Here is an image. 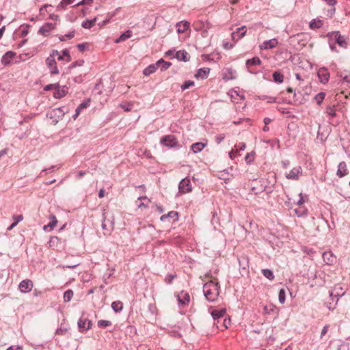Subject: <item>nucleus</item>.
Returning <instances> with one entry per match:
<instances>
[{"instance_id": "nucleus-1", "label": "nucleus", "mask_w": 350, "mask_h": 350, "mask_svg": "<svg viewBox=\"0 0 350 350\" xmlns=\"http://www.w3.org/2000/svg\"><path fill=\"white\" fill-rule=\"evenodd\" d=\"M204 295L209 301H214L219 295L217 282L213 280L206 282L203 286Z\"/></svg>"}, {"instance_id": "nucleus-2", "label": "nucleus", "mask_w": 350, "mask_h": 350, "mask_svg": "<svg viewBox=\"0 0 350 350\" xmlns=\"http://www.w3.org/2000/svg\"><path fill=\"white\" fill-rule=\"evenodd\" d=\"M327 37L329 40L334 42V44H338L340 47L347 48V42L344 36H341L339 31H332L329 32L327 34Z\"/></svg>"}, {"instance_id": "nucleus-3", "label": "nucleus", "mask_w": 350, "mask_h": 350, "mask_svg": "<svg viewBox=\"0 0 350 350\" xmlns=\"http://www.w3.org/2000/svg\"><path fill=\"white\" fill-rule=\"evenodd\" d=\"M161 144L165 146L168 148H180V145L178 144V142L176 137L174 135H168L163 137L161 139Z\"/></svg>"}, {"instance_id": "nucleus-4", "label": "nucleus", "mask_w": 350, "mask_h": 350, "mask_svg": "<svg viewBox=\"0 0 350 350\" xmlns=\"http://www.w3.org/2000/svg\"><path fill=\"white\" fill-rule=\"evenodd\" d=\"M345 294V290L340 284L336 285L329 291V297H330V298L332 299V301H334V299H336V302H338V299L340 297H342Z\"/></svg>"}, {"instance_id": "nucleus-5", "label": "nucleus", "mask_w": 350, "mask_h": 350, "mask_svg": "<svg viewBox=\"0 0 350 350\" xmlns=\"http://www.w3.org/2000/svg\"><path fill=\"white\" fill-rule=\"evenodd\" d=\"M302 168L299 165L293 167L288 173H286L285 177L289 180H297L302 175Z\"/></svg>"}, {"instance_id": "nucleus-6", "label": "nucleus", "mask_w": 350, "mask_h": 350, "mask_svg": "<svg viewBox=\"0 0 350 350\" xmlns=\"http://www.w3.org/2000/svg\"><path fill=\"white\" fill-rule=\"evenodd\" d=\"M179 192L183 193H186L191 191L192 187L191 184L190 179L188 178H185L181 180L178 185Z\"/></svg>"}, {"instance_id": "nucleus-7", "label": "nucleus", "mask_w": 350, "mask_h": 350, "mask_svg": "<svg viewBox=\"0 0 350 350\" xmlns=\"http://www.w3.org/2000/svg\"><path fill=\"white\" fill-rule=\"evenodd\" d=\"M177 299L179 307H185L189 304L190 297L187 292L182 291L178 294Z\"/></svg>"}, {"instance_id": "nucleus-8", "label": "nucleus", "mask_w": 350, "mask_h": 350, "mask_svg": "<svg viewBox=\"0 0 350 350\" xmlns=\"http://www.w3.org/2000/svg\"><path fill=\"white\" fill-rule=\"evenodd\" d=\"M33 284L31 280L26 279L21 281L18 285L19 290L21 293H29L33 288Z\"/></svg>"}, {"instance_id": "nucleus-9", "label": "nucleus", "mask_w": 350, "mask_h": 350, "mask_svg": "<svg viewBox=\"0 0 350 350\" xmlns=\"http://www.w3.org/2000/svg\"><path fill=\"white\" fill-rule=\"evenodd\" d=\"M46 64L50 69V72L52 75H57L59 73V70L56 66L57 63L53 55H51L46 58Z\"/></svg>"}, {"instance_id": "nucleus-10", "label": "nucleus", "mask_w": 350, "mask_h": 350, "mask_svg": "<svg viewBox=\"0 0 350 350\" xmlns=\"http://www.w3.org/2000/svg\"><path fill=\"white\" fill-rule=\"evenodd\" d=\"M318 77L321 83L325 84L329 81V73L327 68L325 67L321 68L317 71Z\"/></svg>"}, {"instance_id": "nucleus-11", "label": "nucleus", "mask_w": 350, "mask_h": 350, "mask_svg": "<svg viewBox=\"0 0 350 350\" xmlns=\"http://www.w3.org/2000/svg\"><path fill=\"white\" fill-rule=\"evenodd\" d=\"M322 257L327 265H332L336 262V256L331 251L323 252Z\"/></svg>"}, {"instance_id": "nucleus-12", "label": "nucleus", "mask_w": 350, "mask_h": 350, "mask_svg": "<svg viewBox=\"0 0 350 350\" xmlns=\"http://www.w3.org/2000/svg\"><path fill=\"white\" fill-rule=\"evenodd\" d=\"M278 42L276 38H273L271 40H265L264 41L260 46L259 48L261 50H267V49H271L278 45Z\"/></svg>"}, {"instance_id": "nucleus-13", "label": "nucleus", "mask_w": 350, "mask_h": 350, "mask_svg": "<svg viewBox=\"0 0 350 350\" xmlns=\"http://www.w3.org/2000/svg\"><path fill=\"white\" fill-rule=\"evenodd\" d=\"M92 322L88 319L80 318L78 321V327L79 332H83L91 328Z\"/></svg>"}, {"instance_id": "nucleus-14", "label": "nucleus", "mask_w": 350, "mask_h": 350, "mask_svg": "<svg viewBox=\"0 0 350 350\" xmlns=\"http://www.w3.org/2000/svg\"><path fill=\"white\" fill-rule=\"evenodd\" d=\"M161 221H167L168 222L176 221L178 220V213L176 211H170L167 214L163 215L160 217Z\"/></svg>"}, {"instance_id": "nucleus-15", "label": "nucleus", "mask_w": 350, "mask_h": 350, "mask_svg": "<svg viewBox=\"0 0 350 350\" xmlns=\"http://www.w3.org/2000/svg\"><path fill=\"white\" fill-rule=\"evenodd\" d=\"M55 27V23H46L39 29V33L43 36H47Z\"/></svg>"}, {"instance_id": "nucleus-16", "label": "nucleus", "mask_w": 350, "mask_h": 350, "mask_svg": "<svg viewBox=\"0 0 350 350\" xmlns=\"http://www.w3.org/2000/svg\"><path fill=\"white\" fill-rule=\"evenodd\" d=\"M246 33L245 26L239 27L236 31L232 33V38L233 40H239L241 39Z\"/></svg>"}, {"instance_id": "nucleus-17", "label": "nucleus", "mask_w": 350, "mask_h": 350, "mask_svg": "<svg viewBox=\"0 0 350 350\" xmlns=\"http://www.w3.org/2000/svg\"><path fill=\"white\" fill-rule=\"evenodd\" d=\"M347 174L348 170L346 163L345 161L340 162L339 164L338 165L336 175L338 177L342 178L347 175Z\"/></svg>"}, {"instance_id": "nucleus-18", "label": "nucleus", "mask_w": 350, "mask_h": 350, "mask_svg": "<svg viewBox=\"0 0 350 350\" xmlns=\"http://www.w3.org/2000/svg\"><path fill=\"white\" fill-rule=\"evenodd\" d=\"M190 23L188 21H183L176 23V27L178 33H185L189 27Z\"/></svg>"}, {"instance_id": "nucleus-19", "label": "nucleus", "mask_w": 350, "mask_h": 350, "mask_svg": "<svg viewBox=\"0 0 350 350\" xmlns=\"http://www.w3.org/2000/svg\"><path fill=\"white\" fill-rule=\"evenodd\" d=\"M174 58L179 61L187 62L189 60L190 56L189 53L185 50L176 51Z\"/></svg>"}, {"instance_id": "nucleus-20", "label": "nucleus", "mask_w": 350, "mask_h": 350, "mask_svg": "<svg viewBox=\"0 0 350 350\" xmlns=\"http://www.w3.org/2000/svg\"><path fill=\"white\" fill-rule=\"evenodd\" d=\"M210 72V68H202L197 70L195 74V77L197 79H206L208 77V75Z\"/></svg>"}, {"instance_id": "nucleus-21", "label": "nucleus", "mask_w": 350, "mask_h": 350, "mask_svg": "<svg viewBox=\"0 0 350 350\" xmlns=\"http://www.w3.org/2000/svg\"><path fill=\"white\" fill-rule=\"evenodd\" d=\"M50 222L49 224L44 226L43 229L45 231H51L57 223V219L54 215L49 216Z\"/></svg>"}, {"instance_id": "nucleus-22", "label": "nucleus", "mask_w": 350, "mask_h": 350, "mask_svg": "<svg viewBox=\"0 0 350 350\" xmlns=\"http://www.w3.org/2000/svg\"><path fill=\"white\" fill-rule=\"evenodd\" d=\"M67 92H68L67 88L64 86L62 88H60V87L59 86V88H56V90L54 92V97L55 98H61L64 97L66 94Z\"/></svg>"}, {"instance_id": "nucleus-23", "label": "nucleus", "mask_w": 350, "mask_h": 350, "mask_svg": "<svg viewBox=\"0 0 350 350\" xmlns=\"http://www.w3.org/2000/svg\"><path fill=\"white\" fill-rule=\"evenodd\" d=\"M206 144L202 142H196L191 145V149L193 152V153H198L203 150Z\"/></svg>"}, {"instance_id": "nucleus-24", "label": "nucleus", "mask_w": 350, "mask_h": 350, "mask_svg": "<svg viewBox=\"0 0 350 350\" xmlns=\"http://www.w3.org/2000/svg\"><path fill=\"white\" fill-rule=\"evenodd\" d=\"M226 313L225 309L214 310L211 312V316L213 319H219L223 317Z\"/></svg>"}, {"instance_id": "nucleus-25", "label": "nucleus", "mask_w": 350, "mask_h": 350, "mask_svg": "<svg viewBox=\"0 0 350 350\" xmlns=\"http://www.w3.org/2000/svg\"><path fill=\"white\" fill-rule=\"evenodd\" d=\"M106 221V216H105V213H103V221H102V228L103 230H107V232L109 233L113 229V221H110V225L109 226V227L107 226V224L105 223Z\"/></svg>"}, {"instance_id": "nucleus-26", "label": "nucleus", "mask_w": 350, "mask_h": 350, "mask_svg": "<svg viewBox=\"0 0 350 350\" xmlns=\"http://www.w3.org/2000/svg\"><path fill=\"white\" fill-rule=\"evenodd\" d=\"M261 60L258 57H254L252 59H249L246 61V66L250 68L253 66L260 65Z\"/></svg>"}, {"instance_id": "nucleus-27", "label": "nucleus", "mask_w": 350, "mask_h": 350, "mask_svg": "<svg viewBox=\"0 0 350 350\" xmlns=\"http://www.w3.org/2000/svg\"><path fill=\"white\" fill-rule=\"evenodd\" d=\"M338 76L343 82L350 83V73L349 72L344 71L338 72Z\"/></svg>"}, {"instance_id": "nucleus-28", "label": "nucleus", "mask_w": 350, "mask_h": 350, "mask_svg": "<svg viewBox=\"0 0 350 350\" xmlns=\"http://www.w3.org/2000/svg\"><path fill=\"white\" fill-rule=\"evenodd\" d=\"M273 81L277 83H282L284 81V75L279 71L273 73Z\"/></svg>"}, {"instance_id": "nucleus-29", "label": "nucleus", "mask_w": 350, "mask_h": 350, "mask_svg": "<svg viewBox=\"0 0 350 350\" xmlns=\"http://www.w3.org/2000/svg\"><path fill=\"white\" fill-rule=\"evenodd\" d=\"M310 29H319L323 26L322 21L319 19H313L309 24Z\"/></svg>"}, {"instance_id": "nucleus-30", "label": "nucleus", "mask_w": 350, "mask_h": 350, "mask_svg": "<svg viewBox=\"0 0 350 350\" xmlns=\"http://www.w3.org/2000/svg\"><path fill=\"white\" fill-rule=\"evenodd\" d=\"M240 267L243 269H246L249 266L248 259L245 256H240L238 258Z\"/></svg>"}, {"instance_id": "nucleus-31", "label": "nucleus", "mask_w": 350, "mask_h": 350, "mask_svg": "<svg viewBox=\"0 0 350 350\" xmlns=\"http://www.w3.org/2000/svg\"><path fill=\"white\" fill-rule=\"evenodd\" d=\"M131 31H126V32L122 33L118 38H117L115 41L116 43H119L121 42H123L126 40V39L131 38Z\"/></svg>"}, {"instance_id": "nucleus-32", "label": "nucleus", "mask_w": 350, "mask_h": 350, "mask_svg": "<svg viewBox=\"0 0 350 350\" xmlns=\"http://www.w3.org/2000/svg\"><path fill=\"white\" fill-rule=\"evenodd\" d=\"M96 21V18L92 20H86L82 23L81 26L85 29H90L95 25Z\"/></svg>"}, {"instance_id": "nucleus-33", "label": "nucleus", "mask_w": 350, "mask_h": 350, "mask_svg": "<svg viewBox=\"0 0 350 350\" xmlns=\"http://www.w3.org/2000/svg\"><path fill=\"white\" fill-rule=\"evenodd\" d=\"M111 308L115 312H120L123 308V304L120 301H113L111 304Z\"/></svg>"}, {"instance_id": "nucleus-34", "label": "nucleus", "mask_w": 350, "mask_h": 350, "mask_svg": "<svg viewBox=\"0 0 350 350\" xmlns=\"http://www.w3.org/2000/svg\"><path fill=\"white\" fill-rule=\"evenodd\" d=\"M75 0H62L57 6L58 10H64L68 5L75 2Z\"/></svg>"}, {"instance_id": "nucleus-35", "label": "nucleus", "mask_w": 350, "mask_h": 350, "mask_svg": "<svg viewBox=\"0 0 350 350\" xmlns=\"http://www.w3.org/2000/svg\"><path fill=\"white\" fill-rule=\"evenodd\" d=\"M263 275L269 279V280H273L274 279L273 272L269 269H265L262 270Z\"/></svg>"}, {"instance_id": "nucleus-36", "label": "nucleus", "mask_w": 350, "mask_h": 350, "mask_svg": "<svg viewBox=\"0 0 350 350\" xmlns=\"http://www.w3.org/2000/svg\"><path fill=\"white\" fill-rule=\"evenodd\" d=\"M156 64L158 67L161 66L162 69H167L172 65L170 62H165L163 59L158 60Z\"/></svg>"}, {"instance_id": "nucleus-37", "label": "nucleus", "mask_w": 350, "mask_h": 350, "mask_svg": "<svg viewBox=\"0 0 350 350\" xmlns=\"http://www.w3.org/2000/svg\"><path fill=\"white\" fill-rule=\"evenodd\" d=\"M325 96V94L324 92H319L314 96V100L317 102V105H320L323 101Z\"/></svg>"}, {"instance_id": "nucleus-38", "label": "nucleus", "mask_w": 350, "mask_h": 350, "mask_svg": "<svg viewBox=\"0 0 350 350\" xmlns=\"http://www.w3.org/2000/svg\"><path fill=\"white\" fill-rule=\"evenodd\" d=\"M64 56L66 57V62H69L71 60V57L70 56L69 51L68 49H64L62 51V55H59L58 59L62 60L64 59Z\"/></svg>"}, {"instance_id": "nucleus-39", "label": "nucleus", "mask_w": 350, "mask_h": 350, "mask_svg": "<svg viewBox=\"0 0 350 350\" xmlns=\"http://www.w3.org/2000/svg\"><path fill=\"white\" fill-rule=\"evenodd\" d=\"M75 36V31H71L68 33H66L65 35L61 36L59 37V40L61 41H66V40L71 39L74 38Z\"/></svg>"}, {"instance_id": "nucleus-40", "label": "nucleus", "mask_w": 350, "mask_h": 350, "mask_svg": "<svg viewBox=\"0 0 350 350\" xmlns=\"http://www.w3.org/2000/svg\"><path fill=\"white\" fill-rule=\"evenodd\" d=\"M73 296V291L70 289L67 290L64 293V300L65 302H68L71 300L72 297Z\"/></svg>"}, {"instance_id": "nucleus-41", "label": "nucleus", "mask_w": 350, "mask_h": 350, "mask_svg": "<svg viewBox=\"0 0 350 350\" xmlns=\"http://www.w3.org/2000/svg\"><path fill=\"white\" fill-rule=\"evenodd\" d=\"M279 302L283 304L286 300V291L284 288H281L278 294Z\"/></svg>"}, {"instance_id": "nucleus-42", "label": "nucleus", "mask_w": 350, "mask_h": 350, "mask_svg": "<svg viewBox=\"0 0 350 350\" xmlns=\"http://www.w3.org/2000/svg\"><path fill=\"white\" fill-rule=\"evenodd\" d=\"M234 73L235 72L232 69H227L224 74V78L227 79H233L235 78V76L234 75Z\"/></svg>"}, {"instance_id": "nucleus-43", "label": "nucleus", "mask_w": 350, "mask_h": 350, "mask_svg": "<svg viewBox=\"0 0 350 350\" xmlns=\"http://www.w3.org/2000/svg\"><path fill=\"white\" fill-rule=\"evenodd\" d=\"M111 325V322L107 320H100L98 321V326L101 328H105Z\"/></svg>"}, {"instance_id": "nucleus-44", "label": "nucleus", "mask_w": 350, "mask_h": 350, "mask_svg": "<svg viewBox=\"0 0 350 350\" xmlns=\"http://www.w3.org/2000/svg\"><path fill=\"white\" fill-rule=\"evenodd\" d=\"M326 113L330 117L334 118L336 116V110L333 106H328L326 108Z\"/></svg>"}, {"instance_id": "nucleus-45", "label": "nucleus", "mask_w": 350, "mask_h": 350, "mask_svg": "<svg viewBox=\"0 0 350 350\" xmlns=\"http://www.w3.org/2000/svg\"><path fill=\"white\" fill-rule=\"evenodd\" d=\"M193 85H194V82L193 81L188 80V81H185L184 82V83L180 86V88L182 90H185Z\"/></svg>"}, {"instance_id": "nucleus-46", "label": "nucleus", "mask_w": 350, "mask_h": 350, "mask_svg": "<svg viewBox=\"0 0 350 350\" xmlns=\"http://www.w3.org/2000/svg\"><path fill=\"white\" fill-rule=\"evenodd\" d=\"M144 75L146 76H148L150 74L153 73V65H149L144 70Z\"/></svg>"}, {"instance_id": "nucleus-47", "label": "nucleus", "mask_w": 350, "mask_h": 350, "mask_svg": "<svg viewBox=\"0 0 350 350\" xmlns=\"http://www.w3.org/2000/svg\"><path fill=\"white\" fill-rule=\"evenodd\" d=\"M68 332V328L67 327H60L56 330V334L59 335H65Z\"/></svg>"}, {"instance_id": "nucleus-48", "label": "nucleus", "mask_w": 350, "mask_h": 350, "mask_svg": "<svg viewBox=\"0 0 350 350\" xmlns=\"http://www.w3.org/2000/svg\"><path fill=\"white\" fill-rule=\"evenodd\" d=\"M254 159V157L253 154L247 153L246 156L245 157V161L247 163H252Z\"/></svg>"}, {"instance_id": "nucleus-49", "label": "nucleus", "mask_w": 350, "mask_h": 350, "mask_svg": "<svg viewBox=\"0 0 350 350\" xmlns=\"http://www.w3.org/2000/svg\"><path fill=\"white\" fill-rule=\"evenodd\" d=\"M57 88H59V83L49 84L44 87V90L48 91L53 89L56 90Z\"/></svg>"}, {"instance_id": "nucleus-50", "label": "nucleus", "mask_w": 350, "mask_h": 350, "mask_svg": "<svg viewBox=\"0 0 350 350\" xmlns=\"http://www.w3.org/2000/svg\"><path fill=\"white\" fill-rule=\"evenodd\" d=\"M175 276L176 275L173 274L167 275L165 279V282L167 284H171L172 280L174 279Z\"/></svg>"}, {"instance_id": "nucleus-51", "label": "nucleus", "mask_w": 350, "mask_h": 350, "mask_svg": "<svg viewBox=\"0 0 350 350\" xmlns=\"http://www.w3.org/2000/svg\"><path fill=\"white\" fill-rule=\"evenodd\" d=\"M13 219H14V222L16 224H18V222H20L21 221H22L23 219V216L22 215H14V216H13Z\"/></svg>"}, {"instance_id": "nucleus-52", "label": "nucleus", "mask_w": 350, "mask_h": 350, "mask_svg": "<svg viewBox=\"0 0 350 350\" xmlns=\"http://www.w3.org/2000/svg\"><path fill=\"white\" fill-rule=\"evenodd\" d=\"M84 63V61L83 60H79V61H76L75 62H73L71 66H70V68H75L76 66H81Z\"/></svg>"}, {"instance_id": "nucleus-53", "label": "nucleus", "mask_w": 350, "mask_h": 350, "mask_svg": "<svg viewBox=\"0 0 350 350\" xmlns=\"http://www.w3.org/2000/svg\"><path fill=\"white\" fill-rule=\"evenodd\" d=\"M235 147H236V149H238V151H239V150H244L245 149L246 146H245V143L241 142L238 145H237Z\"/></svg>"}, {"instance_id": "nucleus-54", "label": "nucleus", "mask_w": 350, "mask_h": 350, "mask_svg": "<svg viewBox=\"0 0 350 350\" xmlns=\"http://www.w3.org/2000/svg\"><path fill=\"white\" fill-rule=\"evenodd\" d=\"M328 43H329V46L330 50L332 51H333V52H338V51L336 50V44H334V42L329 40Z\"/></svg>"}, {"instance_id": "nucleus-55", "label": "nucleus", "mask_w": 350, "mask_h": 350, "mask_svg": "<svg viewBox=\"0 0 350 350\" xmlns=\"http://www.w3.org/2000/svg\"><path fill=\"white\" fill-rule=\"evenodd\" d=\"M264 311L267 314H270L271 312L273 311V307L272 306H265L264 307Z\"/></svg>"}, {"instance_id": "nucleus-56", "label": "nucleus", "mask_w": 350, "mask_h": 350, "mask_svg": "<svg viewBox=\"0 0 350 350\" xmlns=\"http://www.w3.org/2000/svg\"><path fill=\"white\" fill-rule=\"evenodd\" d=\"M93 0H82L80 2L77 3L75 6L83 5L85 4H90L92 2Z\"/></svg>"}, {"instance_id": "nucleus-57", "label": "nucleus", "mask_w": 350, "mask_h": 350, "mask_svg": "<svg viewBox=\"0 0 350 350\" xmlns=\"http://www.w3.org/2000/svg\"><path fill=\"white\" fill-rule=\"evenodd\" d=\"M237 152H238V149H236V150H232L230 152H229V156L231 159H234L237 157Z\"/></svg>"}, {"instance_id": "nucleus-58", "label": "nucleus", "mask_w": 350, "mask_h": 350, "mask_svg": "<svg viewBox=\"0 0 350 350\" xmlns=\"http://www.w3.org/2000/svg\"><path fill=\"white\" fill-rule=\"evenodd\" d=\"M77 47L78 48V49L80 51H81V52L84 51L86 48V44H85V43L79 44H77Z\"/></svg>"}, {"instance_id": "nucleus-59", "label": "nucleus", "mask_w": 350, "mask_h": 350, "mask_svg": "<svg viewBox=\"0 0 350 350\" xmlns=\"http://www.w3.org/2000/svg\"><path fill=\"white\" fill-rule=\"evenodd\" d=\"M327 330H328V325H326L323 327V329L321 330V338H323V336L326 334V333L327 332Z\"/></svg>"}, {"instance_id": "nucleus-60", "label": "nucleus", "mask_w": 350, "mask_h": 350, "mask_svg": "<svg viewBox=\"0 0 350 350\" xmlns=\"http://www.w3.org/2000/svg\"><path fill=\"white\" fill-rule=\"evenodd\" d=\"M338 302H336V300L335 301V303L334 304H332V303H329V304H327V307L329 310H334L335 307H336V305L337 304Z\"/></svg>"}, {"instance_id": "nucleus-61", "label": "nucleus", "mask_w": 350, "mask_h": 350, "mask_svg": "<svg viewBox=\"0 0 350 350\" xmlns=\"http://www.w3.org/2000/svg\"><path fill=\"white\" fill-rule=\"evenodd\" d=\"M325 1V3L329 5H332V6H334L337 1L336 0H324Z\"/></svg>"}, {"instance_id": "nucleus-62", "label": "nucleus", "mask_w": 350, "mask_h": 350, "mask_svg": "<svg viewBox=\"0 0 350 350\" xmlns=\"http://www.w3.org/2000/svg\"><path fill=\"white\" fill-rule=\"evenodd\" d=\"M88 105V102H83L82 103H81L78 107L77 108L79 109L81 111V109L87 107Z\"/></svg>"}, {"instance_id": "nucleus-63", "label": "nucleus", "mask_w": 350, "mask_h": 350, "mask_svg": "<svg viewBox=\"0 0 350 350\" xmlns=\"http://www.w3.org/2000/svg\"><path fill=\"white\" fill-rule=\"evenodd\" d=\"M175 54H176L175 50H169L168 51L166 52V55L171 56L172 58H174Z\"/></svg>"}, {"instance_id": "nucleus-64", "label": "nucleus", "mask_w": 350, "mask_h": 350, "mask_svg": "<svg viewBox=\"0 0 350 350\" xmlns=\"http://www.w3.org/2000/svg\"><path fill=\"white\" fill-rule=\"evenodd\" d=\"M7 350H22V348L19 346H10Z\"/></svg>"}]
</instances>
